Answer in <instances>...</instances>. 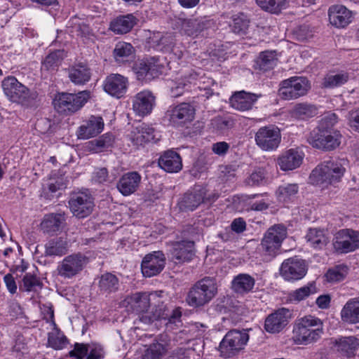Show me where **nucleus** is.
I'll list each match as a JSON object with an SVG mask.
<instances>
[{
    "label": "nucleus",
    "instance_id": "1",
    "mask_svg": "<svg viewBox=\"0 0 359 359\" xmlns=\"http://www.w3.org/2000/svg\"><path fill=\"white\" fill-rule=\"evenodd\" d=\"M345 172L342 160L330 158L320 163L312 170L309 180L312 184L327 187L339 182Z\"/></svg>",
    "mask_w": 359,
    "mask_h": 359
},
{
    "label": "nucleus",
    "instance_id": "2",
    "mask_svg": "<svg viewBox=\"0 0 359 359\" xmlns=\"http://www.w3.org/2000/svg\"><path fill=\"white\" fill-rule=\"evenodd\" d=\"M322 320L312 316L297 320L292 330V340L298 345H309L318 341L323 334Z\"/></svg>",
    "mask_w": 359,
    "mask_h": 359
},
{
    "label": "nucleus",
    "instance_id": "3",
    "mask_svg": "<svg viewBox=\"0 0 359 359\" xmlns=\"http://www.w3.org/2000/svg\"><path fill=\"white\" fill-rule=\"evenodd\" d=\"M151 295L147 292H136L124 300L130 309L140 315V320L144 324H151L163 317L162 306L153 308L151 312L148 311L151 305Z\"/></svg>",
    "mask_w": 359,
    "mask_h": 359
},
{
    "label": "nucleus",
    "instance_id": "4",
    "mask_svg": "<svg viewBox=\"0 0 359 359\" xmlns=\"http://www.w3.org/2000/svg\"><path fill=\"white\" fill-rule=\"evenodd\" d=\"M217 290L215 279L205 277L190 288L186 297V302L193 307L202 306L215 296Z\"/></svg>",
    "mask_w": 359,
    "mask_h": 359
},
{
    "label": "nucleus",
    "instance_id": "5",
    "mask_svg": "<svg viewBox=\"0 0 359 359\" xmlns=\"http://www.w3.org/2000/svg\"><path fill=\"white\" fill-rule=\"evenodd\" d=\"M90 97V92L88 90L76 94L61 93L55 95L53 103L58 113L68 116L80 110Z\"/></svg>",
    "mask_w": 359,
    "mask_h": 359
},
{
    "label": "nucleus",
    "instance_id": "6",
    "mask_svg": "<svg viewBox=\"0 0 359 359\" xmlns=\"http://www.w3.org/2000/svg\"><path fill=\"white\" fill-rule=\"evenodd\" d=\"M279 86V96L283 100H291L306 95L311 88V83L306 77L293 76L282 81Z\"/></svg>",
    "mask_w": 359,
    "mask_h": 359
},
{
    "label": "nucleus",
    "instance_id": "7",
    "mask_svg": "<svg viewBox=\"0 0 359 359\" xmlns=\"http://www.w3.org/2000/svg\"><path fill=\"white\" fill-rule=\"evenodd\" d=\"M287 229L283 224H275L266 231L262 239L260 246L265 255L275 257L287 237Z\"/></svg>",
    "mask_w": 359,
    "mask_h": 359
},
{
    "label": "nucleus",
    "instance_id": "8",
    "mask_svg": "<svg viewBox=\"0 0 359 359\" xmlns=\"http://www.w3.org/2000/svg\"><path fill=\"white\" fill-rule=\"evenodd\" d=\"M249 340V335L245 331L233 330L228 332L219 344L221 356L231 358L243 350Z\"/></svg>",
    "mask_w": 359,
    "mask_h": 359
},
{
    "label": "nucleus",
    "instance_id": "9",
    "mask_svg": "<svg viewBox=\"0 0 359 359\" xmlns=\"http://www.w3.org/2000/svg\"><path fill=\"white\" fill-rule=\"evenodd\" d=\"M88 263V257L81 252L66 256L57 265V275L70 279L79 274Z\"/></svg>",
    "mask_w": 359,
    "mask_h": 359
},
{
    "label": "nucleus",
    "instance_id": "10",
    "mask_svg": "<svg viewBox=\"0 0 359 359\" xmlns=\"http://www.w3.org/2000/svg\"><path fill=\"white\" fill-rule=\"evenodd\" d=\"M341 135L336 130H314L309 135V142L317 149L333 150L341 143Z\"/></svg>",
    "mask_w": 359,
    "mask_h": 359
},
{
    "label": "nucleus",
    "instance_id": "11",
    "mask_svg": "<svg viewBox=\"0 0 359 359\" xmlns=\"http://www.w3.org/2000/svg\"><path fill=\"white\" fill-rule=\"evenodd\" d=\"M255 139L257 145L262 150L273 151L278 147L281 142L280 130L274 125L261 127L255 133Z\"/></svg>",
    "mask_w": 359,
    "mask_h": 359
},
{
    "label": "nucleus",
    "instance_id": "12",
    "mask_svg": "<svg viewBox=\"0 0 359 359\" xmlns=\"http://www.w3.org/2000/svg\"><path fill=\"white\" fill-rule=\"evenodd\" d=\"M69 205L74 216L78 218H85L93 211L94 198L87 190L72 194Z\"/></svg>",
    "mask_w": 359,
    "mask_h": 359
},
{
    "label": "nucleus",
    "instance_id": "13",
    "mask_svg": "<svg viewBox=\"0 0 359 359\" xmlns=\"http://www.w3.org/2000/svg\"><path fill=\"white\" fill-rule=\"evenodd\" d=\"M307 272L304 260L296 257L285 259L281 264L280 273L287 280L302 279Z\"/></svg>",
    "mask_w": 359,
    "mask_h": 359
},
{
    "label": "nucleus",
    "instance_id": "14",
    "mask_svg": "<svg viewBox=\"0 0 359 359\" xmlns=\"http://www.w3.org/2000/svg\"><path fill=\"white\" fill-rule=\"evenodd\" d=\"M166 115L172 125L181 126L193 121L195 109L190 104L184 102L170 107Z\"/></svg>",
    "mask_w": 359,
    "mask_h": 359
},
{
    "label": "nucleus",
    "instance_id": "15",
    "mask_svg": "<svg viewBox=\"0 0 359 359\" xmlns=\"http://www.w3.org/2000/svg\"><path fill=\"white\" fill-rule=\"evenodd\" d=\"M217 194H209L205 188L196 187L194 191L190 193H187L182 201V205L190 210L196 208L201 203L204 202H213L217 198Z\"/></svg>",
    "mask_w": 359,
    "mask_h": 359
},
{
    "label": "nucleus",
    "instance_id": "16",
    "mask_svg": "<svg viewBox=\"0 0 359 359\" xmlns=\"http://www.w3.org/2000/svg\"><path fill=\"white\" fill-rule=\"evenodd\" d=\"M334 248L340 253H347L359 247L358 233L352 230L340 231L333 243Z\"/></svg>",
    "mask_w": 359,
    "mask_h": 359
},
{
    "label": "nucleus",
    "instance_id": "17",
    "mask_svg": "<svg viewBox=\"0 0 359 359\" xmlns=\"http://www.w3.org/2000/svg\"><path fill=\"white\" fill-rule=\"evenodd\" d=\"M165 257L162 252L157 251L147 255L142 259L141 269L144 276H156L163 269Z\"/></svg>",
    "mask_w": 359,
    "mask_h": 359
},
{
    "label": "nucleus",
    "instance_id": "18",
    "mask_svg": "<svg viewBox=\"0 0 359 359\" xmlns=\"http://www.w3.org/2000/svg\"><path fill=\"white\" fill-rule=\"evenodd\" d=\"M291 317L292 313L289 309H279L266 317L264 328L269 333L280 332L289 323Z\"/></svg>",
    "mask_w": 359,
    "mask_h": 359
},
{
    "label": "nucleus",
    "instance_id": "19",
    "mask_svg": "<svg viewBox=\"0 0 359 359\" xmlns=\"http://www.w3.org/2000/svg\"><path fill=\"white\" fill-rule=\"evenodd\" d=\"M171 245V259L177 264L190 262L195 255L194 241H176Z\"/></svg>",
    "mask_w": 359,
    "mask_h": 359
},
{
    "label": "nucleus",
    "instance_id": "20",
    "mask_svg": "<svg viewBox=\"0 0 359 359\" xmlns=\"http://www.w3.org/2000/svg\"><path fill=\"white\" fill-rule=\"evenodd\" d=\"M128 86V78L118 74H111L104 81V90L108 94L120 98L126 93Z\"/></svg>",
    "mask_w": 359,
    "mask_h": 359
},
{
    "label": "nucleus",
    "instance_id": "21",
    "mask_svg": "<svg viewBox=\"0 0 359 359\" xmlns=\"http://www.w3.org/2000/svg\"><path fill=\"white\" fill-rule=\"evenodd\" d=\"M155 105V97L149 90L137 93L133 99V109L139 116L150 114Z\"/></svg>",
    "mask_w": 359,
    "mask_h": 359
},
{
    "label": "nucleus",
    "instance_id": "22",
    "mask_svg": "<svg viewBox=\"0 0 359 359\" xmlns=\"http://www.w3.org/2000/svg\"><path fill=\"white\" fill-rule=\"evenodd\" d=\"M104 126V123L102 117L91 116L78 128L77 137L82 140L95 137L103 130Z\"/></svg>",
    "mask_w": 359,
    "mask_h": 359
},
{
    "label": "nucleus",
    "instance_id": "23",
    "mask_svg": "<svg viewBox=\"0 0 359 359\" xmlns=\"http://www.w3.org/2000/svg\"><path fill=\"white\" fill-rule=\"evenodd\" d=\"M159 167L167 172L175 173L182 168L180 155L172 149L164 151L158 158Z\"/></svg>",
    "mask_w": 359,
    "mask_h": 359
},
{
    "label": "nucleus",
    "instance_id": "24",
    "mask_svg": "<svg viewBox=\"0 0 359 359\" xmlns=\"http://www.w3.org/2000/svg\"><path fill=\"white\" fill-rule=\"evenodd\" d=\"M65 223V217L64 214H46L41 222L40 229L45 234L53 236L62 229Z\"/></svg>",
    "mask_w": 359,
    "mask_h": 359
},
{
    "label": "nucleus",
    "instance_id": "25",
    "mask_svg": "<svg viewBox=\"0 0 359 359\" xmlns=\"http://www.w3.org/2000/svg\"><path fill=\"white\" fill-rule=\"evenodd\" d=\"M304 154L297 149H289L277 158V163L283 171L292 170L299 167L302 163Z\"/></svg>",
    "mask_w": 359,
    "mask_h": 359
},
{
    "label": "nucleus",
    "instance_id": "26",
    "mask_svg": "<svg viewBox=\"0 0 359 359\" xmlns=\"http://www.w3.org/2000/svg\"><path fill=\"white\" fill-rule=\"evenodd\" d=\"M329 20L338 28L346 27L352 20V12L342 5H334L329 8Z\"/></svg>",
    "mask_w": 359,
    "mask_h": 359
},
{
    "label": "nucleus",
    "instance_id": "27",
    "mask_svg": "<svg viewBox=\"0 0 359 359\" xmlns=\"http://www.w3.org/2000/svg\"><path fill=\"white\" fill-rule=\"evenodd\" d=\"M141 175L135 171L124 174L117 183V189L120 193L125 196H130L135 193L141 182Z\"/></svg>",
    "mask_w": 359,
    "mask_h": 359
},
{
    "label": "nucleus",
    "instance_id": "28",
    "mask_svg": "<svg viewBox=\"0 0 359 359\" xmlns=\"http://www.w3.org/2000/svg\"><path fill=\"white\" fill-rule=\"evenodd\" d=\"M261 95L239 91L235 93L229 100L231 106L240 111H247L252 109L255 102Z\"/></svg>",
    "mask_w": 359,
    "mask_h": 359
},
{
    "label": "nucleus",
    "instance_id": "29",
    "mask_svg": "<svg viewBox=\"0 0 359 359\" xmlns=\"http://www.w3.org/2000/svg\"><path fill=\"white\" fill-rule=\"evenodd\" d=\"M2 88L5 95L12 101L18 102L24 95L25 86L20 83L14 76H8L2 81Z\"/></svg>",
    "mask_w": 359,
    "mask_h": 359
},
{
    "label": "nucleus",
    "instance_id": "30",
    "mask_svg": "<svg viewBox=\"0 0 359 359\" xmlns=\"http://www.w3.org/2000/svg\"><path fill=\"white\" fill-rule=\"evenodd\" d=\"M332 347L341 354L350 357L359 347V340L354 336L341 337L332 341Z\"/></svg>",
    "mask_w": 359,
    "mask_h": 359
},
{
    "label": "nucleus",
    "instance_id": "31",
    "mask_svg": "<svg viewBox=\"0 0 359 359\" xmlns=\"http://www.w3.org/2000/svg\"><path fill=\"white\" fill-rule=\"evenodd\" d=\"M137 23L133 14L120 15L114 18L109 25V29L116 34L128 33Z\"/></svg>",
    "mask_w": 359,
    "mask_h": 359
},
{
    "label": "nucleus",
    "instance_id": "32",
    "mask_svg": "<svg viewBox=\"0 0 359 359\" xmlns=\"http://www.w3.org/2000/svg\"><path fill=\"white\" fill-rule=\"evenodd\" d=\"M44 248L46 257H62L68 252V243L62 237H55L48 240Z\"/></svg>",
    "mask_w": 359,
    "mask_h": 359
},
{
    "label": "nucleus",
    "instance_id": "33",
    "mask_svg": "<svg viewBox=\"0 0 359 359\" xmlns=\"http://www.w3.org/2000/svg\"><path fill=\"white\" fill-rule=\"evenodd\" d=\"M341 320L347 324L359 323V297L349 299L341 311Z\"/></svg>",
    "mask_w": 359,
    "mask_h": 359
},
{
    "label": "nucleus",
    "instance_id": "34",
    "mask_svg": "<svg viewBox=\"0 0 359 359\" xmlns=\"http://www.w3.org/2000/svg\"><path fill=\"white\" fill-rule=\"evenodd\" d=\"M137 78L140 81H149L158 76L159 68L158 65L151 61H142L133 67Z\"/></svg>",
    "mask_w": 359,
    "mask_h": 359
},
{
    "label": "nucleus",
    "instance_id": "35",
    "mask_svg": "<svg viewBox=\"0 0 359 359\" xmlns=\"http://www.w3.org/2000/svg\"><path fill=\"white\" fill-rule=\"evenodd\" d=\"M67 72L70 81L75 85H83L89 81L91 77L90 68L81 63L69 67Z\"/></svg>",
    "mask_w": 359,
    "mask_h": 359
},
{
    "label": "nucleus",
    "instance_id": "36",
    "mask_svg": "<svg viewBox=\"0 0 359 359\" xmlns=\"http://www.w3.org/2000/svg\"><path fill=\"white\" fill-rule=\"evenodd\" d=\"M97 285L100 293L107 296L118 290L119 279L116 275L106 272L100 276Z\"/></svg>",
    "mask_w": 359,
    "mask_h": 359
},
{
    "label": "nucleus",
    "instance_id": "37",
    "mask_svg": "<svg viewBox=\"0 0 359 359\" xmlns=\"http://www.w3.org/2000/svg\"><path fill=\"white\" fill-rule=\"evenodd\" d=\"M154 129L145 123L137 126L130 134L134 144L141 146L154 140Z\"/></svg>",
    "mask_w": 359,
    "mask_h": 359
},
{
    "label": "nucleus",
    "instance_id": "38",
    "mask_svg": "<svg viewBox=\"0 0 359 359\" xmlns=\"http://www.w3.org/2000/svg\"><path fill=\"white\" fill-rule=\"evenodd\" d=\"M161 335L155 342L149 345L142 355V359H161L168 351V344Z\"/></svg>",
    "mask_w": 359,
    "mask_h": 359
},
{
    "label": "nucleus",
    "instance_id": "39",
    "mask_svg": "<svg viewBox=\"0 0 359 359\" xmlns=\"http://www.w3.org/2000/svg\"><path fill=\"white\" fill-rule=\"evenodd\" d=\"M306 239L315 249H322L328 243L329 238L324 229L311 228L309 229Z\"/></svg>",
    "mask_w": 359,
    "mask_h": 359
},
{
    "label": "nucleus",
    "instance_id": "40",
    "mask_svg": "<svg viewBox=\"0 0 359 359\" xmlns=\"http://www.w3.org/2000/svg\"><path fill=\"white\" fill-rule=\"evenodd\" d=\"M255 283V279L250 275L239 274L232 281V289L236 293L245 294L252 290Z\"/></svg>",
    "mask_w": 359,
    "mask_h": 359
},
{
    "label": "nucleus",
    "instance_id": "41",
    "mask_svg": "<svg viewBox=\"0 0 359 359\" xmlns=\"http://www.w3.org/2000/svg\"><path fill=\"white\" fill-rule=\"evenodd\" d=\"M299 192V186L296 183H285L280 185L276 191L278 201L288 203L293 201Z\"/></svg>",
    "mask_w": 359,
    "mask_h": 359
},
{
    "label": "nucleus",
    "instance_id": "42",
    "mask_svg": "<svg viewBox=\"0 0 359 359\" xmlns=\"http://www.w3.org/2000/svg\"><path fill=\"white\" fill-rule=\"evenodd\" d=\"M65 57L63 50H56L50 53L42 62L41 69L47 72L57 71Z\"/></svg>",
    "mask_w": 359,
    "mask_h": 359
},
{
    "label": "nucleus",
    "instance_id": "43",
    "mask_svg": "<svg viewBox=\"0 0 359 359\" xmlns=\"http://www.w3.org/2000/svg\"><path fill=\"white\" fill-rule=\"evenodd\" d=\"M135 48L131 43L118 41L113 50V56L116 62H124L134 54Z\"/></svg>",
    "mask_w": 359,
    "mask_h": 359
},
{
    "label": "nucleus",
    "instance_id": "44",
    "mask_svg": "<svg viewBox=\"0 0 359 359\" xmlns=\"http://www.w3.org/2000/svg\"><path fill=\"white\" fill-rule=\"evenodd\" d=\"M113 142L114 136L110 133H106L98 139L88 142L86 147L89 151L98 153L111 147Z\"/></svg>",
    "mask_w": 359,
    "mask_h": 359
},
{
    "label": "nucleus",
    "instance_id": "45",
    "mask_svg": "<svg viewBox=\"0 0 359 359\" xmlns=\"http://www.w3.org/2000/svg\"><path fill=\"white\" fill-rule=\"evenodd\" d=\"M292 116L304 120L317 114V108L313 104L302 102L295 104L291 111Z\"/></svg>",
    "mask_w": 359,
    "mask_h": 359
},
{
    "label": "nucleus",
    "instance_id": "46",
    "mask_svg": "<svg viewBox=\"0 0 359 359\" xmlns=\"http://www.w3.org/2000/svg\"><path fill=\"white\" fill-rule=\"evenodd\" d=\"M230 27L232 32L239 35L245 34L250 25V20L243 13L233 15L231 18Z\"/></svg>",
    "mask_w": 359,
    "mask_h": 359
},
{
    "label": "nucleus",
    "instance_id": "47",
    "mask_svg": "<svg viewBox=\"0 0 359 359\" xmlns=\"http://www.w3.org/2000/svg\"><path fill=\"white\" fill-rule=\"evenodd\" d=\"M43 283L39 277L34 273H26L22 278V284L20 285V290L26 292H36L41 290Z\"/></svg>",
    "mask_w": 359,
    "mask_h": 359
},
{
    "label": "nucleus",
    "instance_id": "48",
    "mask_svg": "<svg viewBox=\"0 0 359 359\" xmlns=\"http://www.w3.org/2000/svg\"><path fill=\"white\" fill-rule=\"evenodd\" d=\"M277 57L276 51L266 50L259 54L257 59L256 64L258 69L262 71H267L272 69L276 64Z\"/></svg>",
    "mask_w": 359,
    "mask_h": 359
},
{
    "label": "nucleus",
    "instance_id": "49",
    "mask_svg": "<svg viewBox=\"0 0 359 359\" xmlns=\"http://www.w3.org/2000/svg\"><path fill=\"white\" fill-rule=\"evenodd\" d=\"M348 79V74L346 72L327 74L323 79L322 86L327 88H334L346 83Z\"/></svg>",
    "mask_w": 359,
    "mask_h": 359
},
{
    "label": "nucleus",
    "instance_id": "50",
    "mask_svg": "<svg viewBox=\"0 0 359 359\" xmlns=\"http://www.w3.org/2000/svg\"><path fill=\"white\" fill-rule=\"evenodd\" d=\"M204 28V22L198 19H185L181 24L182 31L188 36H197Z\"/></svg>",
    "mask_w": 359,
    "mask_h": 359
},
{
    "label": "nucleus",
    "instance_id": "51",
    "mask_svg": "<svg viewBox=\"0 0 359 359\" xmlns=\"http://www.w3.org/2000/svg\"><path fill=\"white\" fill-rule=\"evenodd\" d=\"M256 3L266 11L278 13L285 7L287 0H256Z\"/></svg>",
    "mask_w": 359,
    "mask_h": 359
},
{
    "label": "nucleus",
    "instance_id": "52",
    "mask_svg": "<svg viewBox=\"0 0 359 359\" xmlns=\"http://www.w3.org/2000/svg\"><path fill=\"white\" fill-rule=\"evenodd\" d=\"M48 342L50 346L54 349L59 350L62 349L67 345L68 340L62 333L59 330H56L49 333Z\"/></svg>",
    "mask_w": 359,
    "mask_h": 359
},
{
    "label": "nucleus",
    "instance_id": "53",
    "mask_svg": "<svg viewBox=\"0 0 359 359\" xmlns=\"http://www.w3.org/2000/svg\"><path fill=\"white\" fill-rule=\"evenodd\" d=\"M317 290L315 284L313 283H311L308 285L294 290L290 294V297L292 299L300 302L308 297L309 295L315 294Z\"/></svg>",
    "mask_w": 359,
    "mask_h": 359
},
{
    "label": "nucleus",
    "instance_id": "54",
    "mask_svg": "<svg viewBox=\"0 0 359 359\" xmlns=\"http://www.w3.org/2000/svg\"><path fill=\"white\" fill-rule=\"evenodd\" d=\"M266 180V173L262 168L255 170L248 177L245 179V184L250 187L259 186Z\"/></svg>",
    "mask_w": 359,
    "mask_h": 359
},
{
    "label": "nucleus",
    "instance_id": "55",
    "mask_svg": "<svg viewBox=\"0 0 359 359\" xmlns=\"http://www.w3.org/2000/svg\"><path fill=\"white\" fill-rule=\"evenodd\" d=\"M211 125L217 130L224 132L233 126V121L230 118L217 116L211 121Z\"/></svg>",
    "mask_w": 359,
    "mask_h": 359
},
{
    "label": "nucleus",
    "instance_id": "56",
    "mask_svg": "<svg viewBox=\"0 0 359 359\" xmlns=\"http://www.w3.org/2000/svg\"><path fill=\"white\" fill-rule=\"evenodd\" d=\"M191 83V81H185L184 79H180L176 81H172L170 88L171 96L177 97L181 95L186 87L189 86Z\"/></svg>",
    "mask_w": 359,
    "mask_h": 359
},
{
    "label": "nucleus",
    "instance_id": "57",
    "mask_svg": "<svg viewBox=\"0 0 359 359\" xmlns=\"http://www.w3.org/2000/svg\"><path fill=\"white\" fill-rule=\"evenodd\" d=\"M38 93L35 90H30L27 88L24 95L21 96L18 103L27 107H34L38 104Z\"/></svg>",
    "mask_w": 359,
    "mask_h": 359
},
{
    "label": "nucleus",
    "instance_id": "58",
    "mask_svg": "<svg viewBox=\"0 0 359 359\" xmlns=\"http://www.w3.org/2000/svg\"><path fill=\"white\" fill-rule=\"evenodd\" d=\"M337 122V116L335 114H329L325 116L320 121V125L317 129L320 130H333L332 127Z\"/></svg>",
    "mask_w": 359,
    "mask_h": 359
},
{
    "label": "nucleus",
    "instance_id": "59",
    "mask_svg": "<svg viewBox=\"0 0 359 359\" xmlns=\"http://www.w3.org/2000/svg\"><path fill=\"white\" fill-rule=\"evenodd\" d=\"M88 351V348L86 345L76 343L74 349L69 352V355L76 359H83L87 355Z\"/></svg>",
    "mask_w": 359,
    "mask_h": 359
},
{
    "label": "nucleus",
    "instance_id": "60",
    "mask_svg": "<svg viewBox=\"0 0 359 359\" xmlns=\"http://www.w3.org/2000/svg\"><path fill=\"white\" fill-rule=\"evenodd\" d=\"M329 282H339L344 280L345 275L338 268L329 269L325 274Z\"/></svg>",
    "mask_w": 359,
    "mask_h": 359
},
{
    "label": "nucleus",
    "instance_id": "61",
    "mask_svg": "<svg viewBox=\"0 0 359 359\" xmlns=\"http://www.w3.org/2000/svg\"><path fill=\"white\" fill-rule=\"evenodd\" d=\"M93 179L99 183L113 181V180H110L108 171L105 168H97L94 172Z\"/></svg>",
    "mask_w": 359,
    "mask_h": 359
},
{
    "label": "nucleus",
    "instance_id": "62",
    "mask_svg": "<svg viewBox=\"0 0 359 359\" xmlns=\"http://www.w3.org/2000/svg\"><path fill=\"white\" fill-rule=\"evenodd\" d=\"M230 148L229 144L226 142H219L212 145V151L217 155H225Z\"/></svg>",
    "mask_w": 359,
    "mask_h": 359
},
{
    "label": "nucleus",
    "instance_id": "63",
    "mask_svg": "<svg viewBox=\"0 0 359 359\" xmlns=\"http://www.w3.org/2000/svg\"><path fill=\"white\" fill-rule=\"evenodd\" d=\"M231 229L237 233H243L246 229V222L241 217L236 218L231 222Z\"/></svg>",
    "mask_w": 359,
    "mask_h": 359
},
{
    "label": "nucleus",
    "instance_id": "64",
    "mask_svg": "<svg viewBox=\"0 0 359 359\" xmlns=\"http://www.w3.org/2000/svg\"><path fill=\"white\" fill-rule=\"evenodd\" d=\"M349 124L352 128L359 132V109L349 113Z\"/></svg>",
    "mask_w": 359,
    "mask_h": 359
}]
</instances>
